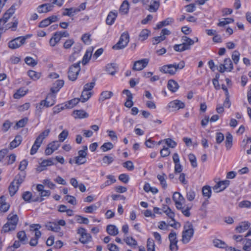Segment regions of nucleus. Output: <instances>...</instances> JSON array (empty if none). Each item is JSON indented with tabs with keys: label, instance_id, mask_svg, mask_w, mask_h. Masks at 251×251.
I'll use <instances>...</instances> for the list:
<instances>
[{
	"label": "nucleus",
	"instance_id": "nucleus-1",
	"mask_svg": "<svg viewBox=\"0 0 251 251\" xmlns=\"http://www.w3.org/2000/svg\"><path fill=\"white\" fill-rule=\"evenodd\" d=\"M184 228V230L182 232V242L184 244H187L193 236L194 230L193 225L189 222L185 223Z\"/></svg>",
	"mask_w": 251,
	"mask_h": 251
},
{
	"label": "nucleus",
	"instance_id": "nucleus-2",
	"mask_svg": "<svg viewBox=\"0 0 251 251\" xmlns=\"http://www.w3.org/2000/svg\"><path fill=\"white\" fill-rule=\"evenodd\" d=\"M80 63L81 61H79L69 67L68 75V78L70 80L75 81L80 71Z\"/></svg>",
	"mask_w": 251,
	"mask_h": 251
},
{
	"label": "nucleus",
	"instance_id": "nucleus-3",
	"mask_svg": "<svg viewBox=\"0 0 251 251\" xmlns=\"http://www.w3.org/2000/svg\"><path fill=\"white\" fill-rule=\"evenodd\" d=\"M129 41V34L128 32H125L121 34L119 41L113 46L112 49L114 50L123 49L127 45Z\"/></svg>",
	"mask_w": 251,
	"mask_h": 251
},
{
	"label": "nucleus",
	"instance_id": "nucleus-4",
	"mask_svg": "<svg viewBox=\"0 0 251 251\" xmlns=\"http://www.w3.org/2000/svg\"><path fill=\"white\" fill-rule=\"evenodd\" d=\"M77 233L80 235L79 240L82 244H86L92 240L91 235L87 233V230L84 228H79L77 229Z\"/></svg>",
	"mask_w": 251,
	"mask_h": 251
},
{
	"label": "nucleus",
	"instance_id": "nucleus-5",
	"mask_svg": "<svg viewBox=\"0 0 251 251\" xmlns=\"http://www.w3.org/2000/svg\"><path fill=\"white\" fill-rule=\"evenodd\" d=\"M233 69V66L231 60L229 58H226L224 63L221 64L219 66V72L221 73L225 71L231 72Z\"/></svg>",
	"mask_w": 251,
	"mask_h": 251
},
{
	"label": "nucleus",
	"instance_id": "nucleus-6",
	"mask_svg": "<svg viewBox=\"0 0 251 251\" xmlns=\"http://www.w3.org/2000/svg\"><path fill=\"white\" fill-rule=\"evenodd\" d=\"M26 39L25 37H17L9 42L8 47L11 49H17L25 44Z\"/></svg>",
	"mask_w": 251,
	"mask_h": 251
},
{
	"label": "nucleus",
	"instance_id": "nucleus-7",
	"mask_svg": "<svg viewBox=\"0 0 251 251\" xmlns=\"http://www.w3.org/2000/svg\"><path fill=\"white\" fill-rule=\"evenodd\" d=\"M149 60L144 58L136 61L134 62L132 70L134 71H141L145 68L148 64Z\"/></svg>",
	"mask_w": 251,
	"mask_h": 251
},
{
	"label": "nucleus",
	"instance_id": "nucleus-8",
	"mask_svg": "<svg viewBox=\"0 0 251 251\" xmlns=\"http://www.w3.org/2000/svg\"><path fill=\"white\" fill-rule=\"evenodd\" d=\"M229 184V180H225L220 181L213 187V189L216 193H218L224 190Z\"/></svg>",
	"mask_w": 251,
	"mask_h": 251
},
{
	"label": "nucleus",
	"instance_id": "nucleus-9",
	"mask_svg": "<svg viewBox=\"0 0 251 251\" xmlns=\"http://www.w3.org/2000/svg\"><path fill=\"white\" fill-rule=\"evenodd\" d=\"M53 164L52 160L51 159H45L43 160L39 166L37 168V171L41 172L43 171L46 170L48 166H50Z\"/></svg>",
	"mask_w": 251,
	"mask_h": 251
},
{
	"label": "nucleus",
	"instance_id": "nucleus-10",
	"mask_svg": "<svg viewBox=\"0 0 251 251\" xmlns=\"http://www.w3.org/2000/svg\"><path fill=\"white\" fill-rule=\"evenodd\" d=\"M164 212L173 222V224H170V226L171 227H173L175 228H176V225L177 224H178V223L176 222L174 219L175 213L172 211V210L171 209V208L169 207H167L166 210H164Z\"/></svg>",
	"mask_w": 251,
	"mask_h": 251
},
{
	"label": "nucleus",
	"instance_id": "nucleus-11",
	"mask_svg": "<svg viewBox=\"0 0 251 251\" xmlns=\"http://www.w3.org/2000/svg\"><path fill=\"white\" fill-rule=\"evenodd\" d=\"M53 5L50 3H45L39 5L37 7V11L39 13H47L52 10Z\"/></svg>",
	"mask_w": 251,
	"mask_h": 251
},
{
	"label": "nucleus",
	"instance_id": "nucleus-12",
	"mask_svg": "<svg viewBox=\"0 0 251 251\" xmlns=\"http://www.w3.org/2000/svg\"><path fill=\"white\" fill-rule=\"evenodd\" d=\"M159 71L164 74H168L170 75H175L172 64L164 65L159 68Z\"/></svg>",
	"mask_w": 251,
	"mask_h": 251
},
{
	"label": "nucleus",
	"instance_id": "nucleus-13",
	"mask_svg": "<svg viewBox=\"0 0 251 251\" xmlns=\"http://www.w3.org/2000/svg\"><path fill=\"white\" fill-rule=\"evenodd\" d=\"M117 12L116 11L115 12H110L106 19V24L109 25H113L117 17Z\"/></svg>",
	"mask_w": 251,
	"mask_h": 251
},
{
	"label": "nucleus",
	"instance_id": "nucleus-14",
	"mask_svg": "<svg viewBox=\"0 0 251 251\" xmlns=\"http://www.w3.org/2000/svg\"><path fill=\"white\" fill-rule=\"evenodd\" d=\"M169 107L179 109L184 108L185 104L181 101L176 100L169 102Z\"/></svg>",
	"mask_w": 251,
	"mask_h": 251
},
{
	"label": "nucleus",
	"instance_id": "nucleus-15",
	"mask_svg": "<svg viewBox=\"0 0 251 251\" xmlns=\"http://www.w3.org/2000/svg\"><path fill=\"white\" fill-rule=\"evenodd\" d=\"M55 95L53 94H49L46 99L45 100H46V103L45 107H49L52 106L55 103Z\"/></svg>",
	"mask_w": 251,
	"mask_h": 251
},
{
	"label": "nucleus",
	"instance_id": "nucleus-16",
	"mask_svg": "<svg viewBox=\"0 0 251 251\" xmlns=\"http://www.w3.org/2000/svg\"><path fill=\"white\" fill-rule=\"evenodd\" d=\"M8 222L11 226L16 228L18 222V217L17 214H9L7 216Z\"/></svg>",
	"mask_w": 251,
	"mask_h": 251
},
{
	"label": "nucleus",
	"instance_id": "nucleus-17",
	"mask_svg": "<svg viewBox=\"0 0 251 251\" xmlns=\"http://www.w3.org/2000/svg\"><path fill=\"white\" fill-rule=\"evenodd\" d=\"M167 87L171 92H175L179 88V85L175 80L170 79L168 82Z\"/></svg>",
	"mask_w": 251,
	"mask_h": 251
},
{
	"label": "nucleus",
	"instance_id": "nucleus-18",
	"mask_svg": "<svg viewBox=\"0 0 251 251\" xmlns=\"http://www.w3.org/2000/svg\"><path fill=\"white\" fill-rule=\"evenodd\" d=\"M250 225L251 224L249 222H243L241 223L239 226L236 227L235 229L237 232L242 233L248 229Z\"/></svg>",
	"mask_w": 251,
	"mask_h": 251
},
{
	"label": "nucleus",
	"instance_id": "nucleus-19",
	"mask_svg": "<svg viewBox=\"0 0 251 251\" xmlns=\"http://www.w3.org/2000/svg\"><path fill=\"white\" fill-rule=\"evenodd\" d=\"M46 227L49 230H51L54 232H58L60 229V226H58V225L56 222H48L46 224Z\"/></svg>",
	"mask_w": 251,
	"mask_h": 251
},
{
	"label": "nucleus",
	"instance_id": "nucleus-20",
	"mask_svg": "<svg viewBox=\"0 0 251 251\" xmlns=\"http://www.w3.org/2000/svg\"><path fill=\"white\" fill-rule=\"evenodd\" d=\"M106 178L108 179L106 180L103 184L100 185V188L103 189L105 187L110 185L111 184L115 183L116 181L114 176L108 175L106 176Z\"/></svg>",
	"mask_w": 251,
	"mask_h": 251
},
{
	"label": "nucleus",
	"instance_id": "nucleus-21",
	"mask_svg": "<svg viewBox=\"0 0 251 251\" xmlns=\"http://www.w3.org/2000/svg\"><path fill=\"white\" fill-rule=\"evenodd\" d=\"M60 36L57 32L53 34V36L50 39L49 43L52 47L55 46L61 40Z\"/></svg>",
	"mask_w": 251,
	"mask_h": 251
},
{
	"label": "nucleus",
	"instance_id": "nucleus-22",
	"mask_svg": "<svg viewBox=\"0 0 251 251\" xmlns=\"http://www.w3.org/2000/svg\"><path fill=\"white\" fill-rule=\"evenodd\" d=\"M22 137L21 135L16 136L15 139L10 143V147L11 149L17 147L22 142Z\"/></svg>",
	"mask_w": 251,
	"mask_h": 251
},
{
	"label": "nucleus",
	"instance_id": "nucleus-23",
	"mask_svg": "<svg viewBox=\"0 0 251 251\" xmlns=\"http://www.w3.org/2000/svg\"><path fill=\"white\" fill-rule=\"evenodd\" d=\"M174 21L172 18H168L165 20L159 22L157 25L155 29H160L164 26H166L173 23Z\"/></svg>",
	"mask_w": 251,
	"mask_h": 251
},
{
	"label": "nucleus",
	"instance_id": "nucleus-24",
	"mask_svg": "<svg viewBox=\"0 0 251 251\" xmlns=\"http://www.w3.org/2000/svg\"><path fill=\"white\" fill-rule=\"evenodd\" d=\"M74 114L75 115V118H85L88 117V114L82 110H76L74 111Z\"/></svg>",
	"mask_w": 251,
	"mask_h": 251
},
{
	"label": "nucleus",
	"instance_id": "nucleus-25",
	"mask_svg": "<svg viewBox=\"0 0 251 251\" xmlns=\"http://www.w3.org/2000/svg\"><path fill=\"white\" fill-rule=\"evenodd\" d=\"M80 100L79 98H75L68 101L65 103L66 108H72L75 106Z\"/></svg>",
	"mask_w": 251,
	"mask_h": 251
},
{
	"label": "nucleus",
	"instance_id": "nucleus-26",
	"mask_svg": "<svg viewBox=\"0 0 251 251\" xmlns=\"http://www.w3.org/2000/svg\"><path fill=\"white\" fill-rule=\"evenodd\" d=\"M106 231L110 235L115 236L118 233V229L114 225H110L107 226Z\"/></svg>",
	"mask_w": 251,
	"mask_h": 251
},
{
	"label": "nucleus",
	"instance_id": "nucleus-27",
	"mask_svg": "<svg viewBox=\"0 0 251 251\" xmlns=\"http://www.w3.org/2000/svg\"><path fill=\"white\" fill-rule=\"evenodd\" d=\"M25 178V174L24 173L18 174L13 182L19 186L23 183Z\"/></svg>",
	"mask_w": 251,
	"mask_h": 251
},
{
	"label": "nucleus",
	"instance_id": "nucleus-28",
	"mask_svg": "<svg viewBox=\"0 0 251 251\" xmlns=\"http://www.w3.org/2000/svg\"><path fill=\"white\" fill-rule=\"evenodd\" d=\"M124 241L127 245L132 248H135L137 245V242L132 237H126Z\"/></svg>",
	"mask_w": 251,
	"mask_h": 251
},
{
	"label": "nucleus",
	"instance_id": "nucleus-29",
	"mask_svg": "<svg viewBox=\"0 0 251 251\" xmlns=\"http://www.w3.org/2000/svg\"><path fill=\"white\" fill-rule=\"evenodd\" d=\"M129 10V3L127 0H125L121 4L119 11L123 14H126L128 13Z\"/></svg>",
	"mask_w": 251,
	"mask_h": 251
},
{
	"label": "nucleus",
	"instance_id": "nucleus-30",
	"mask_svg": "<svg viewBox=\"0 0 251 251\" xmlns=\"http://www.w3.org/2000/svg\"><path fill=\"white\" fill-rule=\"evenodd\" d=\"M27 74L30 78L34 81L39 79L41 76L40 73L35 72L33 70H29L28 71Z\"/></svg>",
	"mask_w": 251,
	"mask_h": 251
},
{
	"label": "nucleus",
	"instance_id": "nucleus-31",
	"mask_svg": "<svg viewBox=\"0 0 251 251\" xmlns=\"http://www.w3.org/2000/svg\"><path fill=\"white\" fill-rule=\"evenodd\" d=\"M78 51H75L70 56L69 58V61L71 62H73L75 61L79 57V51L81 49V47L80 45L77 46Z\"/></svg>",
	"mask_w": 251,
	"mask_h": 251
},
{
	"label": "nucleus",
	"instance_id": "nucleus-32",
	"mask_svg": "<svg viewBox=\"0 0 251 251\" xmlns=\"http://www.w3.org/2000/svg\"><path fill=\"white\" fill-rule=\"evenodd\" d=\"M174 49L175 51L178 52H182L186 50H189V48L186 46L185 44L183 43L180 44H176L174 46Z\"/></svg>",
	"mask_w": 251,
	"mask_h": 251
},
{
	"label": "nucleus",
	"instance_id": "nucleus-33",
	"mask_svg": "<svg viewBox=\"0 0 251 251\" xmlns=\"http://www.w3.org/2000/svg\"><path fill=\"white\" fill-rule=\"evenodd\" d=\"M92 93L89 91L83 90L81 95L80 100L82 102L87 101L91 97Z\"/></svg>",
	"mask_w": 251,
	"mask_h": 251
},
{
	"label": "nucleus",
	"instance_id": "nucleus-34",
	"mask_svg": "<svg viewBox=\"0 0 251 251\" xmlns=\"http://www.w3.org/2000/svg\"><path fill=\"white\" fill-rule=\"evenodd\" d=\"M116 64L114 63L107 64L106 67V71L111 75H114L116 72Z\"/></svg>",
	"mask_w": 251,
	"mask_h": 251
},
{
	"label": "nucleus",
	"instance_id": "nucleus-35",
	"mask_svg": "<svg viewBox=\"0 0 251 251\" xmlns=\"http://www.w3.org/2000/svg\"><path fill=\"white\" fill-rule=\"evenodd\" d=\"M113 95L111 91H105L101 92L100 98V100L103 101L105 100L110 99Z\"/></svg>",
	"mask_w": 251,
	"mask_h": 251
},
{
	"label": "nucleus",
	"instance_id": "nucleus-36",
	"mask_svg": "<svg viewBox=\"0 0 251 251\" xmlns=\"http://www.w3.org/2000/svg\"><path fill=\"white\" fill-rule=\"evenodd\" d=\"M213 244L214 246L216 248H226L227 247L226 243L220 239H215L213 240Z\"/></svg>",
	"mask_w": 251,
	"mask_h": 251
},
{
	"label": "nucleus",
	"instance_id": "nucleus-37",
	"mask_svg": "<svg viewBox=\"0 0 251 251\" xmlns=\"http://www.w3.org/2000/svg\"><path fill=\"white\" fill-rule=\"evenodd\" d=\"M50 131V129L45 130L40 134L36 140L42 144L43 140L49 135Z\"/></svg>",
	"mask_w": 251,
	"mask_h": 251
},
{
	"label": "nucleus",
	"instance_id": "nucleus-38",
	"mask_svg": "<svg viewBox=\"0 0 251 251\" xmlns=\"http://www.w3.org/2000/svg\"><path fill=\"white\" fill-rule=\"evenodd\" d=\"M92 54V50H88L86 51L82 59V63L83 65H86L90 59Z\"/></svg>",
	"mask_w": 251,
	"mask_h": 251
},
{
	"label": "nucleus",
	"instance_id": "nucleus-39",
	"mask_svg": "<svg viewBox=\"0 0 251 251\" xmlns=\"http://www.w3.org/2000/svg\"><path fill=\"white\" fill-rule=\"evenodd\" d=\"M150 31L147 29H143L140 33L139 36V40L142 41L146 40L150 34Z\"/></svg>",
	"mask_w": 251,
	"mask_h": 251
},
{
	"label": "nucleus",
	"instance_id": "nucleus-40",
	"mask_svg": "<svg viewBox=\"0 0 251 251\" xmlns=\"http://www.w3.org/2000/svg\"><path fill=\"white\" fill-rule=\"evenodd\" d=\"M165 176H166V175L164 173H163L162 175H158L157 176V178L159 180L160 185L164 189H166L167 187V184L165 178Z\"/></svg>",
	"mask_w": 251,
	"mask_h": 251
},
{
	"label": "nucleus",
	"instance_id": "nucleus-41",
	"mask_svg": "<svg viewBox=\"0 0 251 251\" xmlns=\"http://www.w3.org/2000/svg\"><path fill=\"white\" fill-rule=\"evenodd\" d=\"M173 200L175 202L185 201L184 198L181 195V194L180 193L177 192H176L174 193L173 195Z\"/></svg>",
	"mask_w": 251,
	"mask_h": 251
},
{
	"label": "nucleus",
	"instance_id": "nucleus-42",
	"mask_svg": "<svg viewBox=\"0 0 251 251\" xmlns=\"http://www.w3.org/2000/svg\"><path fill=\"white\" fill-rule=\"evenodd\" d=\"M182 40L183 41V43L185 44L186 46L189 48V50L191 49V46L194 45L195 43V41L193 40L186 36L182 37Z\"/></svg>",
	"mask_w": 251,
	"mask_h": 251
},
{
	"label": "nucleus",
	"instance_id": "nucleus-43",
	"mask_svg": "<svg viewBox=\"0 0 251 251\" xmlns=\"http://www.w3.org/2000/svg\"><path fill=\"white\" fill-rule=\"evenodd\" d=\"M202 195L204 197L210 198L211 196V189L210 186H205L203 187L202 189Z\"/></svg>",
	"mask_w": 251,
	"mask_h": 251
},
{
	"label": "nucleus",
	"instance_id": "nucleus-44",
	"mask_svg": "<svg viewBox=\"0 0 251 251\" xmlns=\"http://www.w3.org/2000/svg\"><path fill=\"white\" fill-rule=\"evenodd\" d=\"M226 147L227 150H229L232 145V136L230 133H228L226 136Z\"/></svg>",
	"mask_w": 251,
	"mask_h": 251
},
{
	"label": "nucleus",
	"instance_id": "nucleus-45",
	"mask_svg": "<svg viewBox=\"0 0 251 251\" xmlns=\"http://www.w3.org/2000/svg\"><path fill=\"white\" fill-rule=\"evenodd\" d=\"M15 183L12 181L9 187V192L11 196H13L15 195L19 187L18 185H15Z\"/></svg>",
	"mask_w": 251,
	"mask_h": 251
},
{
	"label": "nucleus",
	"instance_id": "nucleus-46",
	"mask_svg": "<svg viewBox=\"0 0 251 251\" xmlns=\"http://www.w3.org/2000/svg\"><path fill=\"white\" fill-rule=\"evenodd\" d=\"M175 74L179 70L182 69L185 67V62L183 61H180L179 63H175L172 64Z\"/></svg>",
	"mask_w": 251,
	"mask_h": 251
},
{
	"label": "nucleus",
	"instance_id": "nucleus-47",
	"mask_svg": "<svg viewBox=\"0 0 251 251\" xmlns=\"http://www.w3.org/2000/svg\"><path fill=\"white\" fill-rule=\"evenodd\" d=\"M41 143L37 140H35L34 144L33 145L31 149L30 150V154L33 155L35 154L38 149L40 148Z\"/></svg>",
	"mask_w": 251,
	"mask_h": 251
},
{
	"label": "nucleus",
	"instance_id": "nucleus-48",
	"mask_svg": "<svg viewBox=\"0 0 251 251\" xmlns=\"http://www.w3.org/2000/svg\"><path fill=\"white\" fill-rule=\"evenodd\" d=\"M25 63L30 66L34 67L37 64V61L31 57H26L25 59Z\"/></svg>",
	"mask_w": 251,
	"mask_h": 251
},
{
	"label": "nucleus",
	"instance_id": "nucleus-49",
	"mask_svg": "<svg viewBox=\"0 0 251 251\" xmlns=\"http://www.w3.org/2000/svg\"><path fill=\"white\" fill-rule=\"evenodd\" d=\"M159 7V3L158 1H154L150 6L148 10L151 12H156Z\"/></svg>",
	"mask_w": 251,
	"mask_h": 251
},
{
	"label": "nucleus",
	"instance_id": "nucleus-50",
	"mask_svg": "<svg viewBox=\"0 0 251 251\" xmlns=\"http://www.w3.org/2000/svg\"><path fill=\"white\" fill-rule=\"evenodd\" d=\"M15 228H16L15 227L11 226L9 223H6L3 226L1 231L2 233H6L10 231L14 230Z\"/></svg>",
	"mask_w": 251,
	"mask_h": 251
},
{
	"label": "nucleus",
	"instance_id": "nucleus-51",
	"mask_svg": "<svg viewBox=\"0 0 251 251\" xmlns=\"http://www.w3.org/2000/svg\"><path fill=\"white\" fill-rule=\"evenodd\" d=\"M168 238L170 243H177L176 233L174 230H172L168 235Z\"/></svg>",
	"mask_w": 251,
	"mask_h": 251
},
{
	"label": "nucleus",
	"instance_id": "nucleus-52",
	"mask_svg": "<svg viewBox=\"0 0 251 251\" xmlns=\"http://www.w3.org/2000/svg\"><path fill=\"white\" fill-rule=\"evenodd\" d=\"M238 206L240 208H251V201L248 200H244L240 201Z\"/></svg>",
	"mask_w": 251,
	"mask_h": 251
},
{
	"label": "nucleus",
	"instance_id": "nucleus-53",
	"mask_svg": "<svg viewBox=\"0 0 251 251\" xmlns=\"http://www.w3.org/2000/svg\"><path fill=\"white\" fill-rule=\"evenodd\" d=\"M154 242L152 239L149 238L147 241V251H154Z\"/></svg>",
	"mask_w": 251,
	"mask_h": 251
},
{
	"label": "nucleus",
	"instance_id": "nucleus-54",
	"mask_svg": "<svg viewBox=\"0 0 251 251\" xmlns=\"http://www.w3.org/2000/svg\"><path fill=\"white\" fill-rule=\"evenodd\" d=\"M240 53L237 50H234L232 54L231 57L235 64H237L240 59Z\"/></svg>",
	"mask_w": 251,
	"mask_h": 251
},
{
	"label": "nucleus",
	"instance_id": "nucleus-55",
	"mask_svg": "<svg viewBox=\"0 0 251 251\" xmlns=\"http://www.w3.org/2000/svg\"><path fill=\"white\" fill-rule=\"evenodd\" d=\"M234 20L232 18H224L222 21L218 23L217 25L219 26H224L226 25L233 23Z\"/></svg>",
	"mask_w": 251,
	"mask_h": 251
},
{
	"label": "nucleus",
	"instance_id": "nucleus-56",
	"mask_svg": "<svg viewBox=\"0 0 251 251\" xmlns=\"http://www.w3.org/2000/svg\"><path fill=\"white\" fill-rule=\"evenodd\" d=\"M11 16L7 15L6 16V13L4 14L2 18L0 19V26H5V30L7 29L5 23L7 22L8 20L10 18Z\"/></svg>",
	"mask_w": 251,
	"mask_h": 251
},
{
	"label": "nucleus",
	"instance_id": "nucleus-57",
	"mask_svg": "<svg viewBox=\"0 0 251 251\" xmlns=\"http://www.w3.org/2000/svg\"><path fill=\"white\" fill-rule=\"evenodd\" d=\"M113 148V145L111 142L104 143L101 147V150L103 151H107Z\"/></svg>",
	"mask_w": 251,
	"mask_h": 251
},
{
	"label": "nucleus",
	"instance_id": "nucleus-58",
	"mask_svg": "<svg viewBox=\"0 0 251 251\" xmlns=\"http://www.w3.org/2000/svg\"><path fill=\"white\" fill-rule=\"evenodd\" d=\"M26 94V92L23 89H19L16 93L14 95V98L15 99H20L21 97L25 96Z\"/></svg>",
	"mask_w": 251,
	"mask_h": 251
},
{
	"label": "nucleus",
	"instance_id": "nucleus-59",
	"mask_svg": "<svg viewBox=\"0 0 251 251\" xmlns=\"http://www.w3.org/2000/svg\"><path fill=\"white\" fill-rule=\"evenodd\" d=\"M68 131L66 130H63L58 135L59 142H62L67 137Z\"/></svg>",
	"mask_w": 251,
	"mask_h": 251
},
{
	"label": "nucleus",
	"instance_id": "nucleus-60",
	"mask_svg": "<svg viewBox=\"0 0 251 251\" xmlns=\"http://www.w3.org/2000/svg\"><path fill=\"white\" fill-rule=\"evenodd\" d=\"M123 167L129 171H132L134 169L133 163L131 161H127L123 163Z\"/></svg>",
	"mask_w": 251,
	"mask_h": 251
},
{
	"label": "nucleus",
	"instance_id": "nucleus-61",
	"mask_svg": "<svg viewBox=\"0 0 251 251\" xmlns=\"http://www.w3.org/2000/svg\"><path fill=\"white\" fill-rule=\"evenodd\" d=\"M188 157L192 166L194 168L196 167L197 166V163L196 156L193 154H190L188 155Z\"/></svg>",
	"mask_w": 251,
	"mask_h": 251
},
{
	"label": "nucleus",
	"instance_id": "nucleus-62",
	"mask_svg": "<svg viewBox=\"0 0 251 251\" xmlns=\"http://www.w3.org/2000/svg\"><path fill=\"white\" fill-rule=\"evenodd\" d=\"M28 121L27 118H24L19 120L16 124V126L19 127H23L25 126Z\"/></svg>",
	"mask_w": 251,
	"mask_h": 251
},
{
	"label": "nucleus",
	"instance_id": "nucleus-63",
	"mask_svg": "<svg viewBox=\"0 0 251 251\" xmlns=\"http://www.w3.org/2000/svg\"><path fill=\"white\" fill-rule=\"evenodd\" d=\"M224 135L221 132L216 133V141L218 144H221L224 140Z\"/></svg>",
	"mask_w": 251,
	"mask_h": 251
},
{
	"label": "nucleus",
	"instance_id": "nucleus-64",
	"mask_svg": "<svg viewBox=\"0 0 251 251\" xmlns=\"http://www.w3.org/2000/svg\"><path fill=\"white\" fill-rule=\"evenodd\" d=\"M23 199L26 202H30L32 198V194L29 191H26L23 193Z\"/></svg>",
	"mask_w": 251,
	"mask_h": 251
}]
</instances>
